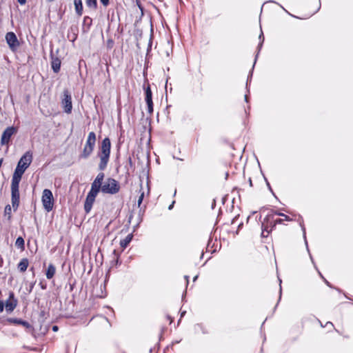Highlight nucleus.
I'll return each instance as SVG.
<instances>
[{"mask_svg": "<svg viewBox=\"0 0 353 353\" xmlns=\"http://www.w3.org/2000/svg\"><path fill=\"white\" fill-rule=\"evenodd\" d=\"M277 215L281 216V218L275 219V221H281L279 223H276L277 224H281L283 223L284 221H292L293 220H295L296 216L293 215L292 217L284 214L283 213H276Z\"/></svg>", "mask_w": 353, "mask_h": 353, "instance_id": "nucleus-17", "label": "nucleus"}, {"mask_svg": "<svg viewBox=\"0 0 353 353\" xmlns=\"http://www.w3.org/2000/svg\"><path fill=\"white\" fill-rule=\"evenodd\" d=\"M85 3L88 7L93 9H97V0H85Z\"/></svg>", "mask_w": 353, "mask_h": 353, "instance_id": "nucleus-24", "label": "nucleus"}, {"mask_svg": "<svg viewBox=\"0 0 353 353\" xmlns=\"http://www.w3.org/2000/svg\"><path fill=\"white\" fill-rule=\"evenodd\" d=\"M5 39L10 50L13 52H16L20 46V42L15 33L13 32H7Z\"/></svg>", "mask_w": 353, "mask_h": 353, "instance_id": "nucleus-10", "label": "nucleus"}, {"mask_svg": "<svg viewBox=\"0 0 353 353\" xmlns=\"http://www.w3.org/2000/svg\"><path fill=\"white\" fill-rule=\"evenodd\" d=\"M92 20L90 17L86 16L84 17L83 19V23L84 25H87L88 26V29L90 28V27L92 25Z\"/></svg>", "mask_w": 353, "mask_h": 353, "instance_id": "nucleus-25", "label": "nucleus"}, {"mask_svg": "<svg viewBox=\"0 0 353 353\" xmlns=\"http://www.w3.org/2000/svg\"><path fill=\"white\" fill-rule=\"evenodd\" d=\"M17 132V128L14 126L8 127L3 132L1 138V145H8L12 136Z\"/></svg>", "mask_w": 353, "mask_h": 353, "instance_id": "nucleus-12", "label": "nucleus"}, {"mask_svg": "<svg viewBox=\"0 0 353 353\" xmlns=\"http://www.w3.org/2000/svg\"><path fill=\"white\" fill-rule=\"evenodd\" d=\"M143 197H144V192H142L141 195L139 197L138 202H137L139 206H140V205L141 204V203L143 201Z\"/></svg>", "mask_w": 353, "mask_h": 353, "instance_id": "nucleus-26", "label": "nucleus"}, {"mask_svg": "<svg viewBox=\"0 0 353 353\" xmlns=\"http://www.w3.org/2000/svg\"><path fill=\"white\" fill-rule=\"evenodd\" d=\"M19 183L16 181H11V202L14 211H17L20 202Z\"/></svg>", "mask_w": 353, "mask_h": 353, "instance_id": "nucleus-6", "label": "nucleus"}, {"mask_svg": "<svg viewBox=\"0 0 353 353\" xmlns=\"http://www.w3.org/2000/svg\"><path fill=\"white\" fill-rule=\"evenodd\" d=\"M104 173L100 172L97 174V177L94 180L91 185V189L89 192L98 194L100 190H101L102 183L104 179Z\"/></svg>", "mask_w": 353, "mask_h": 353, "instance_id": "nucleus-13", "label": "nucleus"}, {"mask_svg": "<svg viewBox=\"0 0 353 353\" xmlns=\"http://www.w3.org/2000/svg\"><path fill=\"white\" fill-rule=\"evenodd\" d=\"M29 265V261L27 258H23L17 265L18 270L21 272L26 271Z\"/></svg>", "mask_w": 353, "mask_h": 353, "instance_id": "nucleus-18", "label": "nucleus"}, {"mask_svg": "<svg viewBox=\"0 0 353 353\" xmlns=\"http://www.w3.org/2000/svg\"><path fill=\"white\" fill-rule=\"evenodd\" d=\"M74 4L76 13L79 16H81L83 10L82 0H74Z\"/></svg>", "mask_w": 353, "mask_h": 353, "instance_id": "nucleus-20", "label": "nucleus"}, {"mask_svg": "<svg viewBox=\"0 0 353 353\" xmlns=\"http://www.w3.org/2000/svg\"><path fill=\"white\" fill-rule=\"evenodd\" d=\"M17 1L21 5L25 4L26 2V0H17Z\"/></svg>", "mask_w": 353, "mask_h": 353, "instance_id": "nucleus-31", "label": "nucleus"}, {"mask_svg": "<svg viewBox=\"0 0 353 353\" xmlns=\"http://www.w3.org/2000/svg\"><path fill=\"white\" fill-rule=\"evenodd\" d=\"M52 330H53V331H57V330H58V327H57V325H54V326L52 327Z\"/></svg>", "mask_w": 353, "mask_h": 353, "instance_id": "nucleus-32", "label": "nucleus"}, {"mask_svg": "<svg viewBox=\"0 0 353 353\" xmlns=\"http://www.w3.org/2000/svg\"><path fill=\"white\" fill-rule=\"evenodd\" d=\"M4 216L7 217L8 221H10L12 219V208L10 205H7L4 209Z\"/></svg>", "mask_w": 353, "mask_h": 353, "instance_id": "nucleus-22", "label": "nucleus"}, {"mask_svg": "<svg viewBox=\"0 0 353 353\" xmlns=\"http://www.w3.org/2000/svg\"><path fill=\"white\" fill-rule=\"evenodd\" d=\"M48 1H53L54 0H48Z\"/></svg>", "mask_w": 353, "mask_h": 353, "instance_id": "nucleus-37", "label": "nucleus"}, {"mask_svg": "<svg viewBox=\"0 0 353 353\" xmlns=\"http://www.w3.org/2000/svg\"><path fill=\"white\" fill-rule=\"evenodd\" d=\"M132 239V235L131 234H128L125 239L121 240L120 245L123 250H124L128 244L130 243Z\"/></svg>", "mask_w": 353, "mask_h": 353, "instance_id": "nucleus-21", "label": "nucleus"}, {"mask_svg": "<svg viewBox=\"0 0 353 353\" xmlns=\"http://www.w3.org/2000/svg\"><path fill=\"white\" fill-rule=\"evenodd\" d=\"M41 201L43 208L46 211L50 212L52 210L54 206V197L50 190L45 189L43 191Z\"/></svg>", "mask_w": 353, "mask_h": 353, "instance_id": "nucleus-8", "label": "nucleus"}, {"mask_svg": "<svg viewBox=\"0 0 353 353\" xmlns=\"http://www.w3.org/2000/svg\"><path fill=\"white\" fill-rule=\"evenodd\" d=\"M61 61L59 58L52 57L51 67L55 73L60 71Z\"/></svg>", "mask_w": 353, "mask_h": 353, "instance_id": "nucleus-16", "label": "nucleus"}, {"mask_svg": "<svg viewBox=\"0 0 353 353\" xmlns=\"http://www.w3.org/2000/svg\"><path fill=\"white\" fill-rule=\"evenodd\" d=\"M2 163H3V159H0V168L1 167Z\"/></svg>", "mask_w": 353, "mask_h": 353, "instance_id": "nucleus-33", "label": "nucleus"}, {"mask_svg": "<svg viewBox=\"0 0 353 353\" xmlns=\"http://www.w3.org/2000/svg\"><path fill=\"white\" fill-rule=\"evenodd\" d=\"M4 305L5 303L3 301L0 300V312H2L3 311Z\"/></svg>", "mask_w": 353, "mask_h": 353, "instance_id": "nucleus-28", "label": "nucleus"}, {"mask_svg": "<svg viewBox=\"0 0 353 353\" xmlns=\"http://www.w3.org/2000/svg\"><path fill=\"white\" fill-rule=\"evenodd\" d=\"M97 196V194H93L92 192H88L84 203V210L86 214L90 213L91 211Z\"/></svg>", "mask_w": 353, "mask_h": 353, "instance_id": "nucleus-14", "label": "nucleus"}, {"mask_svg": "<svg viewBox=\"0 0 353 353\" xmlns=\"http://www.w3.org/2000/svg\"><path fill=\"white\" fill-rule=\"evenodd\" d=\"M61 105L63 110L67 114H70L72 110V97L68 89H65L63 92V97L61 99Z\"/></svg>", "mask_w": 353, "mask_h": 353, "instance_id": "nucleus-9", "label": "nucleus"}, {"mask_svg": "<svg viewBox=\"0 0 353 353\" xmlns=\"http://www.w3.org/2000/svg\"><path fill=\"white\" fill-rule=\"evenodd\" d=\"M119 182L113 178H108L101 187V192L105 194H115L120 190Z\"/></svg>", "mask_w": 353, "mask_h": 353, "instance_id": "nucleus-5", "label": "nucleus"}, {"mask_svg": "<svg viewBox=\"0 0 353 353\" xmlns=\"http://www.w3.org/2000/svg\"><path fill=\"white\" fill-rule=\"evenodd\" d=\"M100 1L105 6H106L109 4V0H100Z\"/></svg>", "mask_w": 353, "mask_h": 353, "instance_id": "nucleus-29", "label": "nucleus"}, {"mask_svg": "<svg viewBox=\"0 0 353 353\" xmlns=\"http://www.w3.org/2000/svg\"><path fill=\"white\" fill-rule=\"evenodd\" d=\"M34 284H35V282H34V283H31V285H30V290H29V292H32V289H33V288H34Z\"/></svg>", "mask_w": 353, "mask_h": 353, "instance_id": "nucleus-30", "label": "nucleus"}, {"mask_svg": "<svg viewBox=\"0 0 353 353\" xmlns=\"http://www.w3.org/2000/svg\"><path fill=\"white\" fill-rule=\"evenodd\" d=\"M143 90L145 92V101L147 104L148 113L150 116H152L154 111V104L152 101V93L150 85L148 81L143 84Z\"/></svg>", "mask_w": 353, "mask_h": 353, "instance_id": "nucleus-7", "label": "nucleus"}, {"mask_svg": "<svg viewBox=\"0 0 353 353\" xmlns=\"http://www.w3.org/2000/svg\"><path fill=\"white\" fill-rule=\"evenodd\" d=\"M32 161V153L27 151L19 159L15 170L13 173L12 180L20 182L22 176L26 169L30 166Z\"/></svg>", "mask_w": 353, "mask_h": 353, "instance_id": "nucleus-1", "label": "nucleus"}, {"mask_svg": "<svg viewBox=\"0 0 353 353\" xmlns=\"http://www.w3.org/2000/svg\"><path fill=\"white\" fill-rule=\"evenodd\" d=\"M39 285L42 290H46L47 288V285L43 281L39 283Z\"/></svg>", "mask_w": 353, "mask_h": 353, "instance_id": "nucleus-27", "label": "nucleus"}, {"mask_svg": "<svg viewBox=\"0 0 353 353\" xmlns=\"http://www.w3.org/2000/svg\"><path fill=\"white\" fill-rule=\"evenodd\" d=\"M56 273V268L55 266L50 263L48 265V267L46 270V276L48 279H51L54 277Z\"/></svg>", "mask_w": 353, "mask_h": 353, "instance_id": "nucleus-19", "label": "nucleus"}, {"mask_svg": "<svg viewBox=\"0 0 353 353\" xmlns=\"http://www.w3.org/2000/svg\"><path fill=\"white\" fill-rule=\"evenodd\" d=\"M6 321L9 324L22 325V326L25 327L26 328L30 327V324L28 321H24L21 319L8 318V319H7Z\"/></svg>", "mask_w": 353, "mask_h": 353, "instance_id": "nucleus-15", "label": "nucleus"}, {"mask_svg": "<svg viewBox=\"0 0 353 353\" xmlns=\"http://www.w3.org/2000/svg\"><path fill=\"white\" fill-rule=\"evenodd\" d=\"M324 281H325V283H326L327 285H329V286H330V283H329V282H328L327 280H325V279H324Z\"/></svg>", "mask_w": 353, "mask_h": 353, "instance_id": "nucleus-34", "label": "nucleus"}, {"mask_svg": "<svg viewBox=\"0 0 353 353\" xmlns=\"http://www.w3.org/2000/svg\"><path fill=\"white\" fill-rule=\"evenodd\" d=\"M96 141V134L94 132H89L83 149L79 155L80 159H86L92 154Z\"/></svg>", "mask_w": 353, "mask_h": 353, "instance_id": "nucleus-3", "label": "nucleus"}, {"mask_svg": "<svg viewBox=\"0 0 353 353\" xmlns=\"http://www.w3.org/2000/svg\"><path fill=\"white\" fill-rule=\"evenodd\" d=\"M24 240L21 236H19L16 241H15V245L20 249L23 250L24 249Z\"/></svg>", "mask_w": 353, "mask_h": 353, "instance_id": "nucleus-23", "label": "nucleus"}, {"mask_svg": "<svg viewBox=\"0 0 353 353\" xmlns=\"http://www.w3.org/2000/svg\"><path fill=\"white\" fill-rule=\"evenodd\" d=\"M111 151V142L108 137L104 138L99 147V152L98 156L100 159L99 163V169L100 170H104L109 162Z\"/></svg>", "mask_w": 353, "mask_h": 353, "instance_id": "nucleus-2", "label": "nucleus"}, {"mask_svg": "<svg viewBox=\"0 0 353 353\" xmlns=\"http://www.w3.org/2000/svg\"><path fill=\"white\" fill-rule=\"evenodd\" d=\"M18 300L15 297L13 291L10 290L8 293V299L5 302L6 310L8 312H12L17 307Z\"/></svg>", "mask_w": 353, "mask_h": 353, "instance_id": "nucleus-11", "label": "nucleus"}, {"mask_svg": "<svg viewBox=\"0 0 353 353\" xmlns=\"http://www.w3.org/2000/svg\"><path fill=\"white\" fill-rule=\"evenodd\" d=\"M281 221H275L274 214H268L262 222L261 229V236L268 237L272 229Z\"/></svg>", "mask_w": 353, "mask_h": 353, "instance_id": "nucleus-4", "label": "nucleus"}, {"mask_svg": "<svg viewBox=\"0 0 353 353\" xmlns=\"http://www.w3.org/2000/svg\"><path fill=\"white\" fill-rule=\"evenodd\" d=\"M2 263H3V259H0V267L2 265Z\"/></svg>", "mask_w": 353, "mask_h": 353, "instance_id": "nucleus-35", "label": "nucleus"}, {"mask_svg": "<svg viewBox=\"0 0 353 353\" xmlns=\"http://www.w3.org/2000/svg\"><path fill=\"white\" fill-rule=\"evenodd\" d=\"M129 162H130V163H132V159H131V157H129Z\"/></svg>", "mask_w": 353, "mask_h": 353, "instance_id": "nucleus-36", "label": "nucleus"}]
</instances>
